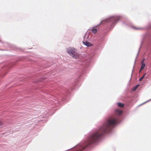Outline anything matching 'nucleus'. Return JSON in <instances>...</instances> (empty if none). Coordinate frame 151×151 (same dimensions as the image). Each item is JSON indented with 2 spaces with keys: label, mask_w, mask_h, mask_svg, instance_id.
Listing matches in <instances>:
<instances>
[{
  "label": "nucleus",
  "mask_w": 151,
  "mask_h": 151,
  "mask_svg": "<svg viewBox=\"0 0 151 151\" xmlns=\"http://www.w3.org/2000/svg\"><path fill=\"white\" fill-rule=\"evenodd\" d=\"M76 50L75 48L68 49L67 50V52L70 55L75 59H77L79 57L78 55L76 52Z\"/></svg>",
  "instance_id": "nucleus-1"
},
{
  "label": "nucleus",
  "mask_w": 151,
  "mask_h": 151,
  "mask_svg": "<svg viewBox=\"0 0 151 151\" xmlns=\"http://www.w3.org/2000/svg\"><path fill=\"white\" fill-rule=\"evenodd\" d=\"M83 43L84 44L88 47H90L92 45V44L91 43L87 41L83 42Z\"/></svg>",
  "instance_id": "nucleus-2"
},
{
  "label": "nucleus",
  "mask_w": 151,
  "mask_h": 151,
  "mask_svg": "<svg viewBox=\"0 0 151 151\" xmlns=\"http://www.w3.org/2000/svg\"><path fill=\"white\" fill-rule=\"evenodd\" d=\"M122 111L118 109H116L115 110V114L116 115H120L122 113Z\"/></svg>",
  "instance_id": "nucleus-3"
},
{
  "label": "nucleus",
  "mask_w": 151,
  "mask_h": 151,
  "mask_svg": "<svg viewBox=\"0 0 151 151\" xmlns=\"http://www.w3.org/2000/svg\"><path fill=\"white\" fill-rule=\"evenodd\" d=\"M118 106L119 107H122L124 106V105L120 103H118Z\"/></svg>",
  "instance_id": "nucleus-4"
},
{
  "label": "nucleus",
  "mask_w": 151,
  "mask_h": 151,
  "mask_svg": "<svg viewBox=\"0 0 151 151\" xmlns=\"http://www.w3.org/2000/svg\"><path fill=\"white\" fill-rule=\"evenodd\" d=\"M141 66L140 68V70H142L145 67V65L144 63H141Z\"/></svg>",
  "instance_id": "nucleus-5"
},
{
  "label": "nucleus",
  "mask_w": 151,
  "mask_h": 151,
  "mask_svg": "<svg viewBox=\"0 0 151 151\" xmlns=\"http://www.w3.org/2000/svg\"><path fill=\"white\" fill-rule=\"evenodd\" d=\"M97 30L96 29H93L92 30V32L93 33H95L97 32Z\"/></svg>",
  "instance_id": "nucleus-6"
},
{
  "label": "nucleus",
  "mask_w": 151,
  "mask_h": 151,
  "mask_svg": "<svg viewBox=\"0 0 151 151\" xmlns=\"http://www.w3.org/2000/svg\"><path fill=\"white\" fill-rule=\"evenodd\" d=\"M138 86H139V85H137V86H136L133 89V91L136 90L137 89V88L138 87Z\"/></svg>",
  "instance_id": "nucleus-7"
},
{
  "label": "nucleus",
  "mask_w": 151,
  "mask_h": 151,
  "mask_svg": "<svg viewBox=\"0 0 151 151\" xmlns=\"http://www.w3.org/2000/svg\"><path fill=\"white\" fill-rule=\"evenodd\" d=\"M108 22V20L107 19H105L104 21H101V23L103 24L104 23L103 22Z\"/></svg>",
  "instance_id": "nucleus-8"
},
{
  "label": "nucleus",
  "mask_w": 151,
  "mask_h": 151,
  "mask_svg": "<svg viewBox=\"0 0 151 151\" xmlns=\"http://www.w3.org/2000/svg\"><path fill=\"white\" fill-rule=\"evenodd\" d=\"M144 75L142 76L139 80V81H141L144 78Z\"/></svg>",
  "instance_id": "nucleus-9"
},
{
  "label": "nucleus",
  "mask_w": 151,
  "mask_h": 151,
  "mask_svg": "<svg viewBox=\"0 0 151 151\" xmlns=\"http://www.w3.org/2000/svg\"><path fill=\"white\" fill-rule=\"evenodd\" d=\"M145 59L144 58L141 61V63H144V62L145 61Z\"/></svg>",
  "instance_id": "nucleus-10"
},
{
  "label": "nucleus",
  "mask_w": 151,
  "mask_h": 151,
  "mask_svg": "<svg viewBox=\"0 0 151 151\" xmlns=\"http://www.w3.org/2000/svg\"><path fill=\"white\" fill-rule=\"evenodd\" d=\"M2 124V123L1 122H0V125H1Z\"/></svg>",
  "instance_id": "nucleus-11"
}]
</instances>
